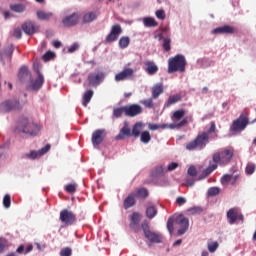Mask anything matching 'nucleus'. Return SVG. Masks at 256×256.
Masks as SVG:
<instances>
[{
	"label": "nucleus",
	"instance_id": "obj_15",
	"mask_svg": "<svg viewBox=\"0 0 256 256\" xmlns=\"http://www.w3.org/2000/svg\"><path fill=\"white\" fill-rule=\"evenodd\" d=\"M122 31H123V29H122L121 25H119V24L113 25L110 33L106 37V41H108V42L116 41L118 39L119 35H121Z\"/></svg>",
	"mask_w": 256,
	"mask_h": 256
},
{
	"label": "nucleus",
	"instance_id": "obj_19",
	"mask_svg": "<svg viewBox=\"0 0 256 256\" xmlns=\"http://www.w3.org/2000/svg\"><path fill=\"white\" fill-rule=\"evenodd\" d=\"M106 135H107L106 130H95L91 138L93 145H100V143L104 141Z\"/></svg>",
	"mask_w": 256,
	"mask_h": 256
},
{
	"label": "nucleus",
	"instance_id": "obj_12",
	"mask_svg": "<svg viewBox=\"0 0 256 256\" xmlns=\"http://www.w3.org/2000/svg\"><path fill=\"white\" fill-rule=\"evenodd\" d=\"M175 222L180 227L178 230V235L183 236V234H185L189 228L188 218H185V216L181 214L180 216H177Z\"/></svg>",
	"mask_w": 256,
	"mask_h": 256
},
{
	"label": "nucleus",
	"instance_id": "obj_64",
	"mask_svg": "<svg viewBox=\"0 0 256 256\" xmlns=\"http://www.w3.org/2000/svg\"><path fill=\"white\" fill-rule=\"evenodd\" d=\"M24 250H25V246L21 245L19 246V248H17L16 252L18 254H23Z\"/></svg>",
	"mask_w": 256,
	"mask_h": 256
},
{
	"label": "nucleus",
	"instance_id": "obj_30",
	"mask_svg": "<svg viewBox=\"0 0 256 256\" xmlns=\"http://www.w3.org/2000/svg\"><path fill=\"white\" fill-rule=\"evenodd\" d=\"M218 165L216 162H214V164H212L211 166H209L208 168H206V170H204L202 172V176L201 179H205L208 178V176H210V174H212V172H214L215 170H217Z\"/></svg>",
	"mask_w": 256,
	"mask_h": 256
},
{
	"label": "nucleus",
	"instance_id": "obj_41",
	"mask_svg": "<svg viewBox=\"0 0 256 256\" xmlns=\"http://www.w3.org/2000/svg\"><path fill=\"white\" fill-rule=\"evenodd\" d=\"M140 140L142 141V143H149V141H151L150 132H147V130H145V132H142V134L140 135Z\"/></svg>",
	"mask_w": 256,
	"mask_h": 256
},
{
	"label": "nucleus",
	"instance_id": "obj_49",
	"mask_svg": "<svg viewBox=\"0 0 256 256\" xmlns=\"http://www.w3.org/2000/svg\"><path fill=\"white\" fill-rule=\"evenodd\" d=\"M166 129V127H168V124H149V129H152L153 131H155V129Z\"/></svg>",
	"mask_w": 256,
	"mask_h": 256
},
{
	"label": "nucleus",
	"instance_id": "obj_34",
	"mask_svg": "<svg viewBox=\"0 0 256 256\" xmlns=\"http://www.w3.org/2000/svg\"><path fill=\"white\" fill-rule=\"evenodd\" d=\"M157 208H155V206H149V208H147L146 210V216L147 218H149L150 220H152L153 218H155V216H157Z\"/></svg>",
	"mask_w": 256,
	"mask_h": 256
},
{
	"label": "nucleus",
	"instance_id": "obj_63",
	"mask_svg": "<svg viewBox=\"0 0 256 256\" xmlns=\"http://www.w3.org/2000/svg\"><path fill=\"white\" fill-rule=\"evenodd\" d=\"M53 46L56 47V49H59V47L62 46V42L58 40L53 41Z\"/></svg>",
	"mask_w": 256,
	"mask_h": 256
},
{
	"label": "nucleus",
	"instance_id": "obj_7",
	"mask_svg": "<svg viewBox=\"0 0 256 256\" xmlns=\"http://www.w3.org/2000/svg\"><path fill=\"white\" fill-rule=\"evenodd\" d=\"M186 111L185 109H177L173 112L172 119L173 121H178V124H170L171 129H175V127H184V125H187L188 118H184Z\"/></svg>",
	"mask_w": 256,
	"mask_h": 256
},
{
	"label": "nucleus",
	"instance_id": "obj_5",
	"mask_svg": "<svg viewBox=\"0 0 256 256\" xmlns=\"http://www.w3.org/2000/svg\"><path fill=\"white\" fill-rule=\"evenodd\" d=\"M106 72L102 69H95V71H91L87 75L88 85L90 87H98L105 80Z\"/></svg>",
	"mask_w": 256,
	"mask_h": 256
},
{
	"label": "nucleus",
	"instance_id": "obj_16",
	"mask_svg": "<svg viewBox=\"0 0 256 256\" xmlns=\"http://www.w3.org/2000/svg\"><path fill=\"white\" fill-rule=\"evenodd\" d=\"M141 222V214L139 212H133V214L130 216V224L129 227L133 232H139V223Z\"/></svg>",
	"mask_w": 256,
	"mask_h": 256
},
{
	"label": "nucleus",
	"instance_id": "obj_42",
	"mask_svg": "<svg viewBox=\"0 0 256 256\" xmlns=\"http://www.w3.org/2000/svg\"><path fill=\"white\" fill-rule=\"evenodd\" d=\"M77 188V184H67V186H65V192H67V194H74Z\"/></svg>",
	"mask_w": 256,
	"mask_h": 256
},
{
	"label": "nucleus",
	"instance_id": "obj_20",
	"mask_svg": "<svg viewBox=\"0 0 256 256\" xmlns=\"http://www.w3.org/2000/svg\"><path fill=\"white\" fill-rule=\"evenodd\" d=\"M136 198H137V194L135 192L128 194V196L123 201L124 210H129V208H133V206L137 204Z\"/></svg>",
	"mask_w": 256,
	"mask_h": 256
},
{
	"label": "nucleus",
	"instance_id": "obj_45",
	"mask_svg": "<svg viewBox=\"0 0 256 256\" xmlns=\"http://www.w3.org/2000/svg\"><path fill=\"white\" fill-rule=\"evenodd\" d=\"M40 155V150L37 152V150H31L29 154H26L25 157H28L29 160H36L37 157Z\"/></svg>",
	"mask_w": 256,
	"mask_h": 256
},
{
	"label": "nucleus",
	"instance_id": "obj_11",
	"mask_svg": "<svg viewBox=\"0 0 256 256\" xmlns=\"http://www.w3.org/2000/svg\"><path fill=\"white\" fill-rule=\"evenodd\" d=\"M143 113V107L139 103H132L131 105H125V115L128 117H135Z\"/></svg>",
	"mask_w": 256,
	"mask_h": 256
},
{
	"label": "nucleus",
	"instance_id": "obj_40",
	"mask_svg": "<svg viewBox=\"0 0 256 256\" xmlns=\"http://www.w3.org/2000/svg\"><path fill=\"white\" fill-rule=\"evenodd\" d=\"M123 113L126 114V105H124L123 107H115L113 109V115L115 117H121V115H123Z\"/></svg>",
	"mask_w": 256,
	"mask_h": 256
},
{
	"label": "nucleus",
	"instance_id": "obj_6",
	"mask_svg": "<svg viewBox=\"0 0 256 256\" xmlns=\"http://www.w3.org/2000/svg\"><path fill=\"white\" fill-rule=\"evenodd\" d=\"M141 228L144 233V237L147 238L149 242L153 244H159L160 242H162L161 234H157V232H152L149 226V222L147 221L142 222Z\"/></svg>",
	"mask_w": 256,
	"mask_h": 256
},
{
	"label": "nucleus",
	"instance_id": "obj_23",
	"mask_svg": "<svg viewBox=\"0 0 256 256\" xmlns=\"http://www.w3.org/2000/svg\"><path fill=\"white\" fill-rule=\"evenodd\" d=\"M36 15H37L38 19H40L42 21H49L51 19V17H53L54 13L52 11H43L42 9H39L36 12Z\"/></svg>",
	"mask_w": 256,
	"mask_h": 256
},
{
	"label": "nucleus",
	"instance_id": "obj_61",
	"mask_svg": "<svg viewBox=\"0 0 256 256\" xmlns=\"http://www.w3.org/2000/svg\"><path fill=\"white\" fill-rule=\"evenodd\" d=\"M189 212H191L192 214H201V212H203L202 208H191L189 210Z\"/></svg>",
	"mask_w": 256,
	"mask_h": 256
},
{
	"label": "nucleus",
	"instance_id": "obj_22",
	"mask_svg": "<svg viewBox=\"0 0 256 256\" xmlns=\"http://www.w3.org/2000/svg\"><path fill=\"white\" fill-rule=\"evenodd\" d=\"M37 73H38V77L32 81L30 88L33 90H38L42 87L45 79H44V75H42L41 71H39V69H37Z\"/></svg>",
	"mask_w": 256,
	"mask_h": 256
},
{
	"label": "nucleus",
	"instance_id": "obj_47",
	"mask_svg": "<svg viewBox=\"0 0 256 256\" xmlns=\"http://www.w3.org/2000/svg\"><path fill=\"white\" fill-rule=\"evenodd\" d=\"M14 47L10 45L7 49H4V55L8 57L9 61H11V57L13 55Z\"/></svg>",
	"mask_w": 256,
	"mask_h": 256
},
{
	"label": "nucleus",
	"instance_id": "obj_32",
	"mask_svg": "<svg viewBox=\"0 0 256 256\" xmlns=\"http://www.w3.org/2000/svg\"><path fill=\"white\" fill-rule=\"evenodd\" d=\"M143 23L146 27H157L159 25L154 17H144Z\"/></svg>",
	"mask_w": 256,
	"mask_h": 256
},
{
	"label": "nucleus",
	"instance_id": "obj_13",
	"mask_svg": "<svg viewBox=\"0 0 256 256\" xmlns=\"http://www.w3.org/2000/svg\"><path fill=\"white\" fill-rule=\"evenodd\" d=\"M135 73V70L132 67H125L119 73L115 75V81H125V79H131Z\"/></svg>",
	"mask_w": 256,
	"mask_h": 256
},
{
	"label": "nucleus",
	"instance_id": "obj_10",
	"mask_svg": "<svg viewBox=\"0 0 256 256\" xmlns=\"http://www.w3.org/2000/svg\"><path fill=\"white\" fill-rule=\"evenodd\" d=\"M249 123V118H247L246 115H240L237 120H234L232 123V130L233 131H243V129H246L247 125Z\"/></svg>",
	"mask_w": 256,
	"mask_h": 256
},
{
	"label": "nucleus",
	"instance_id": "obj_57",
	"mask_svg": "<svg viewBox=\"0 0 256 256\" xmlns=\"http://www.w3.org/2000/svg\"><path fill=\"white\" fill-rule=\"evenodd\" d=\"M13 35H14V37H17V39H21L22 29L20 27H17L16 29H14Z\"/></svg>",
	"mask_w": 256,
	"mask_h": 256
},
{
	"label": "nucleus",
	"instance_id": "obj_44",
	"mask_svg": "<svg viewBox=\"0 0 256 256\" xmlns=\"http://www.w3.org/2000/svg\"><path fill=\"white\" fill-rule=\"evenodd\" d=\"M255 171H256V164H253V163L247 164L246 174H248V176H251L252 174H254Z\"/></svg>",
	"mask_w": 256,
	"mask_h": 256
},
{
	"label": "nucleus",
	"instance_id": "obj_26",
	"mask_svg": "<svg viewBox=\"0 0 256 256\" xmlns=\"http://www.w3.org/2000/svg\"><path fill=\"white\" fill-rule=\"evenodd\" d=\"M132 132L131 128H129V124H124L122 129L120 130V133L118 136H116V139H125V137H131Z\"/></svg>",
	"mask_w": 256,
	"mask_h": 256
},
{
	"label": "nucleus",
	"instance_id": "obj_9",
	"mask_svg": "<svg viewBox=\"0 0 256 256\" xmlns=\"http://www.w3.org/2000/svg\"><path fill=\"white\" fill-rule=\"evenodd\" d=\"M77 218L76 214L71 210H61L60 212V222L65 224L66 226H73L75 224Z\"/></svg>",
	"mask_w": 256,
	"mask_h": 256
},
{
	"label": "nucleus",
	"instance_id": "obj_58",
	"mask_svg": "<svg viewBox=\"0 0 256 256\" xmlns=\"http://www.w3.org/2000/svg\"><path fill=\"white\" fill-rule=\"evenodd\" d=\"M79 47H80L79 43H73V45L68 47V52L74 53V51H77V49H79Z\"/></svg>",
	"mask_w": 256,
	"mask_h": 256
},
{
	"label": "nucleus",
	"instance_id": "obj_3",
	"mask_svg": "<svg viewBox=\"0 0 256 256\" xmlns=\"http://www.w3.org/2000/svg\"><path fill=\"white\" fill-rule=\"evenodd\" d=\"M41 129L42 126H40V124H35V122L28 120V118H21L16 131H19L20 133H28V135H38Z\"/></svg>",
	"mask_w": 256,
	"mask_h": 256
},
{
	"label": "nucleus",
	"instance_id": "obj_35",
	"mask_svg": "<svg viewBox=\"0 0 256 256\" xmlns=\"http://www.w3.org/2000/svg\"><path fill=\"white\" fill-rule=\"evenodd\" d=\"M149 196V190H147V188H139L136 192V197L137 198H148Z\"/></svg>",
	"mask_w": 256,
	"mask_h": 256
},
{
	"label": "nucleus",
	"instance_id": "obj_48",
	"mask_svg": "<svg viewBox=\"0 0 256 256\" xmlns=\"http://www.w3.org/2000/svg\"><path fill=\"white\" fill-rule=\"evenodd\" d=\"M54 57H55L54 51H46V53H44V55H43L44 61H50Z\"/></svg>",
	"mask_w": 256,
	"mask_h": 256
},
{
	"label": "nucleus",
	"instance_id": "obj_28",
	"mask_svg": "<svg viewBox=\"0 0 256 256\" xmlns=\"http://www.w3.org/2000/svg\"><path fill=\"white\" fill-rule=\"evenodd\" d=\"M95 19H97V14L94 11H89L83 15L82 23H91Z\"/></svg>",
	"mask_w": 256,
	"mask_h": 256
},
{
	"label": "nucleus",
	"instance_id": "obj_59",
	"mask_svg": "<svg viewBox=\"0 0 256 256\" xmlns=\"http://www.w3.org/2000/svg\"><path fill=\"white\" fill-rule=\"evenodd\" d=\"M186 202L187 200L183 196H179L176 200V203L178 204V206H183L184 204H186Z\"/></svg>",
	"mask_w": 256,
	"mask_h": 256
},
{
	"label": "nucleus",
	"instance_id": "obj_37",
	"mask_svg": "<svg viewBox=\"0 0 256 256\" xmlns=\"http://www.w3.org/2000/svg\"><path fill=\"white\" fill-rule=\"evenodd\" d=\"M207 246H208L209 252L213 254L214 252H216V250H218L219 242H213L212 240H209Z\"/></svg>",
	"mask_w": 256,
	"mask_h": 256
},
{
	"label": "nucleus",
	"instance_id": "obj_14",
	"mask_svg": "<svg viewBox=\"0 0 256 256\" xmlns=\"http://www.w3.org/2000/svg\"><path fill=\"white\" fill-rule=\"evenodd\" d=\"M80 21V15L79 13H72L71 15H66V17H63L62 23L64 27H73L74 25H77Z\"/></svg>",
	"mask_w": 256,
	"mask_h": 256
},
{
	"label": "nucleus",
	"instance_id": "obj_24",
	"mask_svg": "<svg viewBox=\"0 0 256 256\" xmlns=\"http://www.w3.org/2000/svg\"><path fill=\"white\" fill-rule=\"evenodd\" d=\"M145 65H146V71L149 75H154L155 73H157V71H159V67L155 63V61H146Z\"/></svg>",
	"mask_w": 256,
	"mask_h": 256
},
{
	"label": "nucleus",
	"instance_id": "obj_54",
	"mask_svg": "<svg viewBox=\"0 0 256 256\" xmlns=\"http://www.w3.org/2000/svg\"><path fill=\"white\" fill-rule=\"evenodd\" d=\"M156 17H158V19H162V20L165 19L166 13H165L164 9H158L156 11Z\"/></svg>",
	"mask_w": 256,
	"mask_h": 256
},
{
	"label": "nucleus",
	"instance_id": "obj_43",
	"mask_svg": "<svg viewBox=\"0 0 256 256\" xmlns=\"http://www.w3.org/2000/svg\"><path fill=\"white\" fill-rule=\"evenodd\" d=\"M233 176L231 174H225L221 178V184L222 186H228V184L231 182Z\"/></svg>",
	"mask_w": 256,
	"mask_h": 256
},
{
	"label": "nucleus",
	"instance_id": "obj_2",
	"mask_svg": "<svg viewBox=\"0 0 256 256\" xmlns=\"http://www.w3.org/2000/svg\"><path fill=\"white\" fill-rule=\"evenodd\" d=\"M186 57L181 53H178L174 57L168 59V73H175V71H180L183 73L186 71Z\"/></svg>",
	"mask_w": 256,
	"mask_h": 256
},
{
	"label": "nucleus",
	"instance_id": "obj_4",
	"mask_svg": "<svg viewBox=\"0 0 256 256\" xmlns=\"http://www.w3.org/2000/svg\"><path fill=\"white\" fill-rule=\"evenodd\" d=\"M234 150L233 148H225V150H221V152H216L213 155V162H216L217 166H227L230 164L231 160L233 159Z\"/></svg>",
	"mask_w": 256,
	"mask_h": 256
},
{
	"label": "nucleus",
	"instance_id": "obj_38",
	"mask_svg": "<svg viewBox=\"0 0 256 256\" xmlns=\"http://www.w3.org/2000/svg\"><path fill=\"white\" fill-rule=\"evenodd\" d=\"M140 103H142V105H144L145 107H149V108L154 107L155 103L153 101V93H152V96L149 97L148 99H141Z\"/></svg>",
	"mask_w": 256,
	"mask_h": 256
},
{
	"label": "nucleus",
	"instance_id": "obj_29",
	"mask_svg": "<svg viewBox=\"0 0 256 256\" xmlns=\"http://www.w3.org/2000/svg\"><path fill=\"white\" fill-rule=\"evenodd\" d=\"M181 95L176 93L175 95H170L165 103V107H170V105H174V103H177L181 100Z\"/></svg>",
	"mask_w": 256,
	"mask_h": 256
},
{
	"label": "nucleus",
	"instance_id": "obj_36",
	"mask_svg": "<svg viewBox=\"0 0 256 256\" xmlns=\"http://www.w3.org/2000/svg\"><path fill=\"white\" fill-rule=\"evenodd\" d=\"M130 41H131V39L128 36L120 37V39H119V47H121V49H125L126 47H128Z\"/></svg>",
	"mask_w": 256,
	"mask_h": 256
},
{
	"label": "nucleus",
	"instance_id": "obj_31",
	"mask_svg": "<svg viewBox=\"0 0 256 256\" xmlns=\"http://www.w3.org/2000/svg\"><path fill=\"white\" fill-rule=\"evenodd\" d=\"M142 129H143L142 122H136V124H134L132 128L131 135H133L134 137H139V135H141Z\"/></svg>",
	"mask_w": 256,
	"mask_h": 256
},
{
	"label": "nucleus",
	"instance_id": "obj_51",
	"mask_svg": "<svg viewBox=\"0 0 256 256\" xmlns=\"http://www.w3.org/2000/svg\"><path fill=\"white\" fill-rule=\"evenodd\" d=\"M167 229L169 230L170 234H173V232H174V220H173V218L168 219Z\"/></svg>",
	"mask_w": 256,
	"mask_h": 256
},
{
	"label": "nucleus",
	"instance_id": "obj_25",
	"mask_svg": "<svg viewBox=\"0 0 256 256\" xmlns=\"http://www.w3.org/2000/svg\"><path fill=\"white\" fill-rule=\"evenodd\" d=\"M213 33L232 34L235 33V27H232L231 25H222V27H216L215 29H213Z\"/></svg>",
	"mask_w": 256,
	"mask_h": 256
},
{
	"label": "nucleus",
	"instance_id": "obj_56",
	"mask_svg": "<svg viewBox=\"0 0 256 256\" xmlns=\"http://www.w3.org/2000/svg\"><path fill=\"white\" fill-rule=\"evenodd\" d=\"M179 164L177 162H172L171 164H169L167 171L168 172H173L174 170H176L178 168Z\"/></svg>",
	"mask_w": 256,
	"mask_h": 256
},
{
	"label": "nucleus",
	"instance_id": "obj_53",
	"mask_svg": "<svg viewBox=\"0 0 256 256\" xmlns=\"http://www.w3.org/2000/svg\"><path fill=\"white\" fill-rule=\"evenodd\" d=\"M60 256H72V249L62 248V250L60 251Z\"/></svg>",
	"mask_w": 256,
	"mask_h": 256
},
{
	"label": "nucleus",
	"instance_id": "obj_33",
	"mask_svg": "<svg viewBox=\"0 0 256 256\" xmlns=\"http://www.w3.org/2000/svg\"><path fill=\"white\" fill-rule=\"evenodd\" d=\"M10 9L16 13H23V11L26 9V6L23 5V3H14L10 5Z\"/></svg>",
	"mask_w": 256,
	"mask_h": 256
},
{
	"label": "nucleus",
	"instance_id": "obj_18",
	"mask_svg": "<svg viewBox=\"0 0 256 256\" xmlns=\"http://www.w3.org/2000/svg\"><path fill=\"white\" fill-rule=\"evenodd\" d=\"M227 217L228 220L230 221V224H235L237 220H244L243 214H239L237 208H231L230 210H228Z\"/></svg>",
	"mask_w": 256,
	"mask_h": 256
},
{
	"label": "nucleus",
	"instance_id": "obj_46",
	"mask_svg": "<svg viewBox=\"0 0 256 256\" xmlns=\"http://www.w3.org/2000/svg\"><path fill=\"white\" fill-rule=\"evenodd\" d=\"M163 48L165 51H170L171 49V39L170 37H164L163 39Z\"/></svg>",
	"mask_w": 256,
	"mask_h": 256
},
{
	"label": "nucleus",
	"instance_id": "obj_60",
	"mask_svg": "<svg viewBox=\"0 0 256 256\" xmlns=\"http://www.w3.org/2000/svg\"><path fill=\"white\" fill-rule=\"evenodd\" d=\"M27 73H28V67L23 66V67L20 68V71H19V76L20 77H23V75H27Z\"/></svg>",
	"mask_w": 256,
	"mask_h": 256
},
{
	"label": "nucleus",
	"instance_id": "obj_1",
	"mask_svg": "<svg viewBox=\"0 0 256 256\" xmlns=\"http://www.w3.org/2000/svg\"><path fill=\"white\" fill-rule=\"evenodd\" d=\"M216 131V124L215 122H211V126L208 130V132H202V134H198V136L195 138V140H192V142H188L186 145V149H204L206 147L207 143H209V137L210 133H215Z\"/></svg>",
	"mask_w": 256,
	"mask_h": 256
},
{
	"label": "nucleus",
	"instance_id": "obj_8",
	"mask_svg": "<svg viewBox=\"0 0 256 256\" xmlns=\"http://www.w3.org/2000/svg\"><path fill=\"white\" fill-rule=\"evenodd\" d=\"M13 109H22V105L18 99H6L0 103V111L7 113Z\"/></svg>",
	"mask_w": 256,
	"mask_h": 256
},
{
	"label": "nucleus",
	"instance_id": "obj_17",
	"mask_svg": "<svg viewBox=\"0 0 256 256\" xmlns=\"http://www.w3.org/2000/svg\"><path fill=\"white\" fill-rule=\"evenodd\" d=\"M22 29L27 35H33L39 31V25H35L33 21H24L22 23Z\"/></svg>",
	"mask_w": 256,
	"mask_h": 256
},
{
	"label": "nucleus",
	"instance_id": "obj_50",
	"mask_svg": "<svg viewBox=\"0 0 256 256\" xmlns=\"http://www.w3.org/2000/svg\"><path fill=\"white\" fill-rule=\"evenodd\" d=\"M3 204L5 208H10L11 206V196L9 194H6L3 199Z\"/></svg>",
	"mask_w": 256,
	"mask_h": 256
},
{
	"label": "nucleus",
	"instance_id": "obj_62",
	"mask_svg": "<svg viewBox=\"0 0 256 256\" xmlns=\"http://www.w3.org/2000/svg\"><path fill=\"white\" fill-rule=\"evenodd\" d=\"M49 149H51L50 144H47L46 146H44V148H42L40 150V155H44V153H47V151H49Z\"/></svg>",
	"mask_w": 256,
	"mask_h": 256
},
{
	"label": "nucleus",
	"instance_id": "obj_21",
	"mask_svg": "<svg viewBox=\"0 0 256 256\" xmlns=\"http://www.w3.org/2000/svg\"><path fill=\"white\" fill-rule=\"evenodd\" d=\"M151 93H152L153 100L157 99L162 93H164V83L163 82L155 83L151 87Z\"/></svg>",
	"mask_w": 256,
	"mask_h": 256
},
{
	"label": "nucleus",
	"instance_id": "obj_27",
	"mask_svg": "<svg viewBox=\"0 0 256 256\" xmlns=\"http://www.w3.org/2000/svg\"><path fill=\"white\" fill-rule=\"evenodd\" d=\"M94 95V90L93 89H87L82 96V105L84 107H87L88 103H90L92 97Z\"/></svg>",
	"mask_w": 256,
	"mask_h": 256
},
{
	"label": "nucleus",
	"instance_id": "obj_55",
	"mask_svg": "<svg viewBox=\"0 0 256 256\" xmlns=\"http://www.w3.org/2000/svg\"><path fill=\"white\" fill-rule=\"evenodd\" d=\"M188 175L192 176V178L197 176V170L195 166H190V168L188 169Z\"/></svg>",
	"mask_w": 256,
	"mask_h": 256
},
{
	"label": "nucleus",
	"instance_id": "obj_52",
	"mask_svg": "<svg viewBox=\"0 0 256 256\" xmlns=\"http://www.w3.org/2000/svg\"><path fill=\"white\" fill-rule=\"evenodd\" d=\"M218 194H220V188H209L208 190V195L209 196H218Z\"/></svg>",
	"mask_w": 256,
	"mask_h": 256
},
{
	"label": "nucleus",
	"instance_id": "obj_39",
	"mask_svg": "<svg viewBox=\"0 0 256 256\" xmlns=\"http://www.w3.org/2000/svg\"><path fill=\"white\" fill-rule=\"evenodd\" d=\"M164 172H165V170H164L163 166H159V167L155 168V169L152 171V176H153L154 178H159V177H161V176L164 175Z\"/></svg>",
	"mask_w": 256,
	"mask_h": 256
}]
</instances>
